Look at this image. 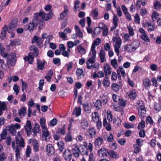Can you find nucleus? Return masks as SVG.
<instances>
[{
    "label": "nucleus",
    "instance_id": "1",
    "mask_svg": "<svg viewBox=\"0 0 161 161\" xmlns=\"http://www.w3.org/2000/svg\"><path fill=\"white\" fill-rule=\"evenodd\" d=\"M17 61L16 54L14 52H10L8 55L7 64L12 67L15 66Z\"/></svg>",
    "mask_w": 161,
    "mask_h": 161
},
{
    "label": "nucleus",
    "instance_id": "2",
    "mask_svg": "<svg viewBox=\"0 0 161 161\" xmlns=\"http://www.w3.org/2000/svg\"><path fill=\"white\" fill-rule=\"evenodd\" d=\"M113 41L115 42L114 45L115 52L117 53V55L118 56L119 54V48H120L122 40L119 37H114L113 38Z\"/></svg>",
    "mask_w": 161,
    "mask_h": 161
},
{
    "label": "nucleus",
    "instance_id": "3",
    "mask_svg": "<svg viewBox=\"0 0 161 161\" xmlns=\"http://www.w3.org/2000/svg\"><path fill=\"white\" fill-rule=\"evenodd\" d=\"M39 54L38 49L34 51L33 53L30 52L28 56L24 57L25 61H28L30 64H32L33 62L35 57H37Z\"/></svg>",
    "mask_w": 161,
    "mask_h": 161
},
{
    "label": "nucleus",
    "instance_id": "4",
    "mask_svg": "<svg viewBox=\"0 0 161 161\" xmlns=\"http://www.w3.org/2000/svg\"><path fill=\"white\" fill-rule=\"evenodd\" d=\"M38 14L40 15V17L41 19H44L46 21L51 19L53 15V14L51 12H49L47 14H45L41 12L38 13Z\"/></svg>",
    "mask_w": 161,
    "mask_h": 161
},
{
    "label": "nucleus",
    "instance_id": "5",
    "mask_svg": "<svg viewBox=\"0 0 161 161\" xmlns=\"http://www.w3.org/2000/svg\"><path fill=\"white\" fill-rule=\"evenodd\" d=\"M139 31L142 34V35L140 36V38L144 41L149 42L150 40L147 36L146 32L144 29L142 28H140L139 29Z\"/></svg>",
    "mask_w": 161,
    "mask_h": 161
},
{
    "label": "nucleus",
    "instance_id": "6",
    "mask_svg": "<svg viewBox=\"0 0 161 161\" xmlns=\"http://www.w3.org/2000/svg\"><path fill=\"white\" fill-rule=\"evenodd\" d=\"M46 149L48 155H52L54 154L55 149L52 144H48L46 147Z\"/></svg>",
    "mask_w": 161,
    "mask_h": 161
},
{
    "label": "nucleus",
    "instance_id": "7",
    "mask_svg": "<svg viewBox=\"0 0 161 161\" xmlns=\"http://www.w3.org/2000/svg\"><path fill=\"white\" fill-rule=\"evenodd\" d=\"M24 128L28 136H29L31 135V131L32 129L31 122L30 120L27 121L25 125L24 126Z\"/></svg>",
    "mask_w": 161,
    "mask_h": 161
},
{
    "label": "nucleus",
    "instance_id": "8",
    "mask_svg": "<svg viewBox=\"0 0 161 161\" xmlns=\"http://www.w3.org/2000/svg\"><path fill=\"white\" fill-rule=\"evenodd\" d=\"M138 114L141 118H143L146 114V110L143 105H140L138 108Z\"/></svg>",
    "mask_w": 161,
    "mask_h": 161
},
{
    "label": "nucleus",
    "instance_id": "9",
    "mask_svg": "<svg viewBox=\"0 0 161 161\" xmlns=\"http://www.w3.org/2000/svg\"><path fill=\"white\" fill-rule=\"evenodd\" d=\"M41 18L40 17V15L38 13H36L34 14V17L32 19V23L36 26H37L38 23L40 22L41 20Z\"/></svg>",
    "mask_w": 161,
    "mask_h": 161
},
{
    "label": "nucleus",
    "instance_id": "10",
    "mask_svg": "<svg viewBox=\"0 0 161 161\" xmlns=\"http://www.w3.org/2000/svg\"><path fill=\"white\" fill-rule=\"evenodd\" d=\"M8 29V27L6 25H4L2 28L0 36V38L2 40H3L5 39Z\"/></svg>",
    "mask_w": 161,
    "mask_h": 161
},
{
    "label": "nucleus",
    "instance_id": "11",
    "mask_svg": "<svg viewBox=\"0 0 161 161\" xmlns=\"http://www.w3.org/2000/svg\"><path fill=\"white\" fill-rule=\"evenodd\" d=\"M104 71L105 73V77L106 78H108V76L111 72V68L108 64H106L104 67Z\"/></svg>",
    "mask_w": 161,
    "mask_h": 161
},
{
    "label": "nucleus",
    "instance_id": "12",
    "mask_svg": "<svg viewBox=\"0 0 161 161\" xmlns=\"http://www.w3.org/2000/svg\"><path fill=\"white\" fill-rule=\"evenodd\" d=\"M35 42L36 44L40 47L41 44L42 43V41L41 38L37 36H34L32 39V42L34 43Z\"/></svg>",
    "mask_w": 161,
    "mask_h": 161
},
{
    "label": "nucleus",
    "instance_id": "13",
    "mask_svg": "<svg viewBox=\"0 0 161 161\" xmlns=\"http://www.w3.org/2000/svg\"><path fill=\"white\" fill-rule=\"evenodd\" d=\"M40 130L39 125L37 124H36L32 130L31 133L34 136H36L37 133H40Z\"/></svg>",
    "mask_w": 161,
    "mask_h": 161
},
{
    "label": "nucleus",
    "instance_id": "14",
    "mask_svg": "<svg viewBox=\"0 0 161 161\" xmlns=\"http://www.w3.org/2000/svg\"><path fill=\"white\" fill-rule=\"evenodd\" d=\"M98 155L101 157L107 156L108 151L105 148H101L98 151Z\"/></svg>",
    "mask_w": 161,
    "mask_h": 161
},
{
    "label": "nucleus",
    "instance_id": "15",
    "mask_svg": "<svg viewBox=\"0 0 161 161\" xmlns=\"http://www.w3.org/2000/svg\"><path fill=\"white\" fill-rule=\"evenodd\" d=\"M64 10L60 14V17L58 18L59 19H63L68 14L69 11V9L67 6H64Z\"/></svg>",
    "mask_w": 161,
    "mask_h": 161
},
{
    "label": "nucleus",
    "instance_id": "16",
    "mask_svg": "<svg viewBox=\"0 0 161 161\" xmlns=\"http://www.w3.org/2000/svg\"><path fill=\"white\" fill-rule=\"evenodd\" d=\"M73 156L76 158H78L79 156L80 150L77 146L75 145L74 148L72 149Z\"/></svg>",
    "mask_w": 161,
    "mask_h": 161
},
{
    "label": "nucleus",
    "instance_id": "17",
    "mask_svg": "<svg viewBox=\"0 0 161 161\" xmlns=\"http://www.w3.org/2000/svg\"><path fill=\"white\" fill-rule=\"evenodd\" d=\"M103 125L106 129L108 131H110L111 130V127L110 123L107 122L106 118L105 117L103 119Z\"/></svg>",
    "mask_w": 161,
    "mask_h": 161
},
{
    "label": "nucleus",
    "instance_id": "18",
    "mask_svg": "<svg viewBox=\"0 0 161 161\" xmlns=\"http://www.w3.org/2000/svg\"><path fill=\"white\" fill-rule=\"evenodd\" d=\"M92 52V57L90 58L86 62V65L88 64H93L95 63V59L96 58V52L91 51Z\"/></svg>",
    "mask_w": 161,
    "mask_h": 161
},
{
    "label": "nucleus",
    "instance_id": "19",
    "mask_svg": "<svg viewBox=\"0 0 161 161\" xmlns=\"http://www.w3.org/2000/svg\"><path fill=\"white\" fill-rule=\"evenodd\" d=\"M16 142L18 146L20 147H24L25 146L24 141L23 138L20 137V138L18 137L16 138Z\"/></svg>",
    "mask_w": 161,
    "mask_h": 161
},
{
    "label": "nucleus",
    "instance_id": "20",
    "mask_svg": "<svg viewBox=\"0 0 161 161\" xmlns=\"http://www.w3.org/2000/svg\"><path fill=\"white\" fill-rule=\"evenodd\" d=\"M118 19L117 17L114 15L113 19V23L114 24V26L111 27V31H113L118 26Z\"/></svg>",
    "mask_w": 161,
    "mask_h": 161
},
{
    "label": "nucleus",
    "instance_id": "21",
    "mask_svg": "<svg viewBox=\"0 0 161 161\" xmlns=\"http://www.w3.org/2000/svg\"><path fill=\"white\" fill-rule=\"evenodd\" d=\"M101 41V40L99 38H97L93 42L91 46V51H96L95 46L98 45L100 43Z\"/></svg>",
    "mask_w": 161,
    "mask_h": 161
},
{
    "label": "nucleus",
    "instance_id": "22",
    "mask_svg": "<svg viewBox=\"0 0 161 161\" xmlns=\"http://www.w3.org/2000/svg\"><path fill=\"white\" fill-rule=\"evenodd\" d=\"M127 94L130 98L132 100H134L136 96V91L134 90H130L127 92Z\"/></svg>",
    "mask_w": 161,
    "mask_h": 161
},
{
    "label": "nucleus",
    "instance_id": "23",
    "mask_svg": "<svg viewBox=\"0 0 161 161\" xmlns=\"http://www.w3.org/2000/svg\"><path fill=\"white\" fill-rule=\"evenodd\" d=\"M143 85L146 89H149L151 85L150 80L148 78L144 79L143 80Z\"/></svg>",
    "mask_w": 161,
    "mask_h": 161
},
{
    "label": "nucleus",
    "instance_id": "24",
    "mask_svg": "<svg viewBox=\"0 0 161 161\" xmlns=\"http://www.w3.org/2000/svg\"><path fill=\"white\" fill-rule=\"evenodd\" d=\"M45 61L42 62L41 60L39 59H37V60L36 65L38 70H42L44 68L45 64Z\"/></svg>",
    "mask_w": 161,
    "mask_h": 161
},
{
    "label": "nucleus",
    "instance_id": "25",
    "mask_svg": "<svg viewBox=\"0 0 161 161\" xmlns=\"http://www.w3.org/2000/svg\"><path fill=\"white\" fill-rule=\"evenodd\" d=\"M103 139L102 136L97 138L94 142V145L96 147L101 146L103 142Z\"/></svg>",
    "mask_w": 161,
    "mask_h": 161
},
{
    "label": "nucleus",
    "instance_id": "26",
    "mask_svg": "<svg viewBox=\"0 0 161 161\" xmlns=\"http://www.w3.org/2000/svg\"><path fill=\"white\" fill-rule=\"evenodd\" d=\"M7 128H8V130L13 136H14L16 135V131L13 126V124L10 125H8Z\"/></svg>",
    "mask_w": 161,
    "mask_h": 161
},
{
    "label": "nucleus",
    "instance_id": "27",
    "mask_svg": "<svg viewBox=\"0 0 161 161\" xmlns=\"http://www.w3.org/2000/svg\"><path fill=\"white\" fill-rule=\"evenodd\" d=\"M87 131L88 132L91 138H93L95 136L96 132L93 127L90 128L87 130Z\"/></svg>",
    "mask_w": 161,
    "mask_h": 161
},
{
    "label": "nucleus",
    "instance_id": "28",
    "mask_svg": "<svg viewBox=\"0 0 161 161\" xmlns=\"http://www.w3.org/2000/svg\"><path fill=\"white\" fill-rule=\"evenodd\" d=\"M101 63H103L105 60V52L102 48L100 51L99 54Z\"/></svg>",
    "mask_w": 161,
    "mask_h": 161
},
{
    "label": "nucleus",
    "instance_id": "29",
    "mask_svg": "<svg viewBox=\"0 0 161 161\" xmlns=\"http://www.w3.org/2000/svg\"><path fill=\"white\" fill-rule=\"evenodd\" d=\"M2 44L0 43V54L4 58H6L8 57V54L5 53V49L3 47Z\"/></svg>",
    "mask_w": 161,
    "mask_h": 161
},
{
    "label": "nucleus",
    "instance_id": "30",
    "mask_svg": "<svg viewBox=\"0 0 161 161\" xmlns=\"http://www.w3.org/2000/svg\"><path fill=\"white\" fill-rule=\"evenodd\" d=\"M42 137L45 139L46 141L47 140V138L49 136V132L47 128H42Z\"/></svg>",
    "mask_w": 161,
    "mask_h": 161
},
{
    "label": "nucleus",
    "instance_id": "31",
    "mask_svg": "<svg viewBox=\"0 0 161 161\" xmlns=\"http://www.w3.org/2000/svg\"><path fill=\"white\" fill-rule=\"evenodd\" d=\"M81 127L84 130L86 129L88 126L87 121L84 119H82L80 123Z\"/></svg>",
    "mask_w": 161,
    "mask_h": 161
},
{
    "label": "nucleus",
    "instance_id": "32",
    "mask_svg": "<svg viewBox=\"0 0 161 161\" xmlns=\"http://www.w3.org/2000/svg\"><path fill=\"white\" fill-rule=\"evenodd\" d=\"M76 74L78 77V79L81 78L85 76V75L83 73V70L80 68H78L77 69Z\"/></svg>",
    "mask_w": 161,
    "mask_h": 161
},
{
    "label": "nucleus",
    "instance_id": "33",
    "mask_svg": "<svg viewBox=\"0 0 161 161\" xmlns=\"http://www.w3.org/2000/svg\"><path fill=\"white\" fill-rule=\"evenodd\" d=\"M131 44L135 51L139 47L140 43L138 41L136 40L133 41L131 43Z\"/></svg>",
    "mask_w": 161,
    "mask_h": 161
},
{
    "label": "nucleus",
    "instance_id": "34",
    "mask_svg": "<svg viewBox=\"0 0 161 161\" xmlns=\"http://www.w3.org/2000/svg\"><path fill=\"white\" fill-rule=\"evenodd\" d=\"M104 76V73L102 71H99L97 73L96 72H95L93 75V77L95 78L96 77L101 78Z\"/></svg>",
    "mask_w": 161,
    "mask_h": 161
},
{
    "label": "nucleus",
    "instance_id": "35",
    "mask_svg": "<svg viewBox=\"0 0 161 161\" xmlns=\"http://www.w3.org/2000/svg\"><path fill=\"white\" fill-rule=\"evenodd\" d=\"M124 49L128 52H132L134 51L131 44H127L123 46Z\"/></svg>",
    "mask_w": 161,
    "mask_h": 161
},
{
    "label": "nucleus",
    "instance_id": "36",
    "mask_svg": "<svg viewBox=\"0 0 161 161\" xmlns=\"http://www.w3.org/2000/svg\"><path fill=\"white\" fill-rule=\"evenodd\" d=\"M92 118L93 121L94 122L99 120L100 119L98 113L94 112V113H92Z\"/></svg>",
    "mask_w": 161,
    "mask_h": 161
},
{
    "label": "nucleus",
    "instance_id": "37",
    "mask_svg": "<svg viewBox=\"0 0 161 161\" xmlns=\"http://www.w3.org/2000/svg\"><path fill=\"white\" fill-rule=\"evenodd\" d=\"M26 109L24 107H22L19 110V115L20 118H22L25 116L26 114Z\"/></svg>",
    "mask_w": 161,
    "mask_h": 161
},
{
    "label": "nucleus",
    "instance_id": "38",
    "mask_svg": "<svg viewBox=\"0 0 161 161\" xmlns=\"http://www.w3.org/2000/svg\"><path fill=\"white\" fill-rule=\"evenodd\" d=\"M92 13L93 18L95 19H97L98 14V9L97 8H96L94 9H92Z\"/></svg>",
    "mask_w": 161,
    "mask_h": 161
},
{
    "label": "nucleus",
    "instance_id": "39",
    "mask_svg": "<svg viewBox=\"0 0 161 161\" xmlns=\"http://www.w3.org/2000/svg\"><path fill=\"white\" fill-rule=\"evenodd\" d=\"M111 157L115 158H119V155L113 150H110L108 152V153Z\"/></svg>",
    "mask_w": 161,
    "mask_h": 161
},
{
    "label": "nucleus",
    "instance_id": "40",
    "mask_svg": "<svg viewBox=\"0 0 161 161\" xmlns=\"http://www.w3.org/2000/svg\"><path fill=\"white\" fill-rule=\"evenodd\" d=\"M94 106L97 110H99L102 108V102L99 100H97L95 103Z\"/></svg>",
    "mask_w": 161,
    "mask_h": 161
},
{
    "label": "nucleus",
    "instance_id": "41",
    "mask_svg": "<svg viewBox=\"0 0 161 161\" xmlns=\"http://www.w3.org/2000/svg\"><path fill=\"white\" fill-rule=\"evenodd\" d=\"M108 79L106 78L105 77L103 80V84L104 87L107 88L110 86V83L109 80H108Z\"/></svg>",
    "mask_w": 161,
    "mask_h": 161
},
{
    "label": "nucleus",
    "instance_id": "42",
    "mask_svg": "<svg viewBox=\"0 0 161 161\" xmlns=\"http://www.w3.org/2000/svg\"><path fill=\"white\" fill-rule=\"evenodd\" d=\"M65 129L64 126L61 128H58L57 131L56 132V134L61 135H64L65 134Z\"/></svg>",
    "mask_w": 161,
    "mask_h": 161
},
{
    "label": "nucleus",
    "instance_id": "43",
    "mask_svg": "<svg viewBox=\"0 0 161 161\" xmlns=\"http://www.w3.org/2000/svg\"><path fill=\"white\" fill-rule=\"evenodd\" d=\"M57 145L58 147V149L60 152H63L64 149V143L62 142H59L57 143Z\"/></svg>",
    "mask_w": 161,
    "mask_h": 161
},
{
    "label": "nucleus",
    "instance_id": "44",
    "mask_svg": "<svg viewBox=\"0 0 161 161\" xmlns=\"http://www.w3.org/2000/svg\"><path fill=\"white\" fill-rule=\"evenodd\" d=\"M65 141L66 142H71L72 141V136L70 133H68L65 137Z\"/></svg>",
    "mask_w": 161,
    "mask_h": 161
},
{
    "label": "nucleus",
    "instance_id": "45",
    "mask_svg": "<svg viewBox=\"0 0 161 161\" xmlns=\"http://www.w3.org/2000/svg\"><path fill=\"white\" fill-rule=\"evenodd\" d=\"M77 50L78 53L81 54L86 53V51L85 49L80 45H79L77 47Z\"/></svg>",
    "mask_w": 161,
    "mask_h": 161
},
{
    "label": "nucleus",
    "instance_id": "46",
    "mask_svg": "<svg viewBox=\"0 0 161 161\" xmlns=\"http://www.w3.org/2000/svg\"><path fill=\"white\" fill-rule=\"evenodd\" d=\"M81 112V108L80 107L78 108L75 107L73 114H75L77 116H78L80 114Z\"/></svg>",
    "mask_w": 161,
    "mask_h": 161
},
{
    "label": "nucleus",
    "instance_id": "47",
    "mask_svg": "<svg viewBox=\"0 0 161 161\" xmlns=\"http://www.w3.org/2000/svg\"><path fill=\"white\" fill-rule=\"evenodd\" d=\"M83 107L85 111H87V113H90L91 110L89 105L87 103H85L83 104Z\"/></svg>",
    "mask_w": 161,
    "mask_h": 161
},
{
    "label": "nucleus",
    "instance_id": "48",
    "mask_svg": "<svg viewBox=\"0 0 161 161\" xmlns=\"http://www.w3.org/2000/svg\"><path fill=\"white\" fill-rule=\"evenodd\" d=\"M15 152L16 159L18 160L20 157V150L18 146H17L15 147Z\"/></svg>",
    "mask_w": 161,
    "mask_h": 161
},
{
    "label": "nucleus",
    "instance_id": "49",
    "mask_svg": "<svg viewBox=\"0 0 161 161\" xmlns=\"http://www.w3.org/2000/svg\"><path fill=\"white\" fill-rule=\"evenodd\" d=\"M111 87L112 90L114 91L117 92L119 90L120 86L116 83H113L112 84Z\"/></svg>",
    "mask_w": 161,
    "mask_h": 161
},
{
    "label": "nucleus",
    "instance_id": "50",
    "mask_svg": "<svg viewBox=\"0 0 161 161\" xmlns=\"http://www.w3.org/2000/svg\"><path fill=\"white\" fill-rule=\"evenodd\" d=\"M45 122L46 120L44 118L42 117L40 118V123L42 129L46 127Z\"/></svg>",
    "mask_w": 161,
    "mask_h": 161
},
{
    "label": "nucleus",
    "instance_id": "51",
    "mask_svg": "<svg viewBox=\"0 0 161 161\" xmlns=\"http://www.w3.org/2000/svg\"><path fill=\"white\" fill-rule=\"evenodd\" d=\"M121 120L118 118H114V119L113 123L114 125L117 127L119 126L121 124Z\"/></svg>",
    "mask_w": 161,
    "mask_h": 161
},
{
    "label": "nucleus",
    "instance_id": "52",
    "mask_svg": "<svg viewBox=\"0 0 161 161\" xmlns=\"http://www.w3.org/2000/svg\"><path fill=\"white\" fill-rule=\"evenodd\" d=\"M145 122L143 120L141 121L138 124L137 128L139 130H141L144 128L145 127Z\"/></svg>",
    "mask_w": 161,
    "mask_h": 161
},
{
    "label": "nucleus",
    "instance_id": "53",
    "mask_svg": "<svg viewBox=\"0 0 161 161\" xmlns=\"http://www.w3.org/2000/svg\"><path fill=\"white\" fill-rule=\"evenodd\" d=\"M105 137H107V140L108 142H113L114 140V137L113 135L111 133L109 134V136H107L106 135H104Z\"/></svg>",
    "mask_w": 161,
    "mask_h": 161
},
{
    "label": "nucleus",
    "instance_id": "54",
    "mask_svg": "<svg viewBox=\"0 0 161 161\" xmlns=\"http://www.w3.org/2000/svg\"><path fill=\"white\" fill-rule=\"evenodd\" d=\"M7 108V105L4 102H2L0 101V109L5 110Z\"/></svg>",
    "mask_w": 161,
    "mask_h": 161
},
{
    "label": "nucleus",
    "instance_id": "55",
    "mask_svg": "<svg viewBox=\"0 0 161 161\" xmlns=\"http://www.w3.org/2000/svg\"><path fill=\"white\" fill-rule=\"evenodd\" d=\"M34 147V149L36 152H37L39 151L38 143L37 141H35L34 142V143L33 144Z\"/></svg>",
    "mask_w": 161,
    "mask_h": 161
},
{
    "label": "nucleus",
    "instance_id": "56",
    "mask_svg": "<svg viewBox=\"0 0 161 161\" xmlns=\"http://www.w3.org/2000/svg\"><path fill=\"white\" fill-rule=\"evenodd\" d=\"M111 63L112 65L115 69H116L117 67V63L116 59L112 60L111 61Z\"/></svg>",
    "mask_w": 161,
    "mask_h": 161
},
{
    "label": "nucleus",
    "instance_id": "57",
    "mask_svg": "<svg viewBox=\"0 0 161 161\" xmlns=\"http://www.w3.org/2000/svg\"><path fill=\"white\" fill-rule=\"evenodd\" d=\"M57 123V120L55 118H53L50 121L49 125L51 126H55Z\"/></svg>",
    "mask_w": 161,
    "mask_h": 161
},
{
    "label": "nucleus",
    "instance_id": "58",
    "mask_svg": "<svg viewBox=\"0 0 161 161\" xmlns=\"http://www.w3.org/2000/svg\"><path fill=\"white\" fill-rule=\"evenodd\" d=\"M31 153V148L30 146H28L26 149V156L28 158L30 156V154Z\"/></svg>",
    "mask_w": 161,
    "mask_h": 161
},
{
    "label": "nucleus",
    "instance_id": "59",
    "mask_svg": "<svg viewBox=\"0 0 161 161\" xmlns=\"http://www.w3.org/2000/svg\"><path fill=\"white\" fill-rule=\"evenodd\" d=\"M146 123L147 124H149L152 125L153 124V121L152 118L149 116H147L146 118Z\"/></svg>",
    "mask_w": 161,
    "mask_h": 161
},
{
    "label": "nucleus",
    "instance_id": "60",
    "mask_svg": "<svg viewBox=\"0 0 161 161\" xmlns=\"http://www.w3.org/2000/svg\"><path fill=\"white\" fill-rule=\"evenodd\" d=\"M124 126L126 129L133 128L134 127V125L130 123H125L124 124Z\"/></svg>",
    "mask_w": 161,
    "mask_h": 161
},
{
    "label": "nucleus",
    "instance_id": "61",
    "mask_svg": "<svg viewBox=\"0 0 161 161\" xmlns=\"http://www.w3.org/2000/svg\"><path fill=\"white\" fill-rule=\"evenodd\" d=\"M154 8L158 9L161 8V4L159 2H156L154 4Z\"/></svg>",
    "mask_w": 161,
    "mask_h": 161
},
{
    "label": "nucleus",
    "instance_id": "62",
    "mask_svg": "<svg viewBox=\"0 0 161 161\" xmlns=\"http://www.w3.org/2000/svg\"><path fill=\"white\" fill-rule=\"evenodd\" d=\"M7 134V133L5 131L3 132L0 135V140L2 141L6 139Z\"/></svg>",
    "mask_w": 161,
    "mask_h": 161
},
{
    "label": "nucleus",
    "instance_id": "63",
    "mask_svg": "<svg viewBox=\"0 0 161 161\" xmlns=\"http://www.w3.org/2000/svg\"><path fill=\"white\" fill-rule=\"evenodd\" d=\"M28 29L29 31H30L31 30H33L34 27H35L36 26L34 25L33 23H29V25L27 26Z\"/></svg>",
    "mask_w": 161,
    "mask_h": 161
},
{
    "label": "nucleus",
    "instance_id": "64",
    "mask_svg": "<svg viewBox=\"0 0 161 161\" xmlns=\"http://www.w3.org/2000/svg\"><path fill=\"white\" fill-rule=\"evenodd\" d=\"M133 146L135 148L134 153L136 154L138 153L140 151V149L139 146L137 145H133Z\"/></svg>",
    "mask_w": 161,
    "mask_h": 161
}]
</instances>
